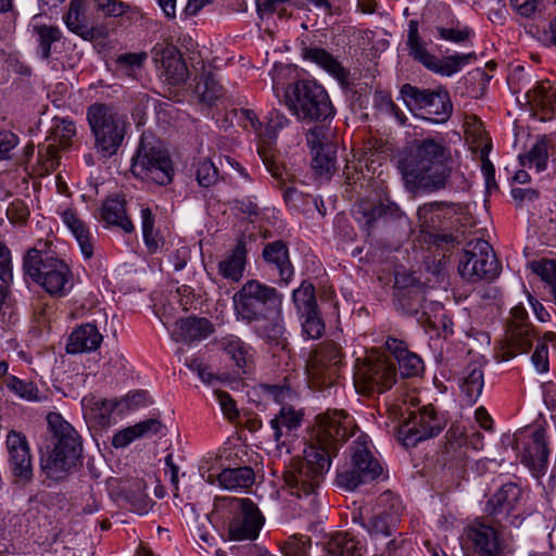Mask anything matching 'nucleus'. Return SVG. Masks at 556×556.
<instances>
[{"mask_svg":"<svg viewBox=\"0 0 556 556\" xmlns=\"http://www.w3.org/2000/svg\"><path fill=\"white\" fill-rule=\"evenodd\" d=\"M466 534L481 556H497L500 554L501 539L494 527L473 522L467 528Z\"/></svg>","mask_w":556,"mask_h":556,"instance_id":"24","label":"nucleus"},{"mask_svg":"<svg viewBox=\"0 0 556 556\" xmlns=\"http://www.w3.org/2000/svg\"><path fill=\"white\" fill-rule=\"evenodd\" d=\"M450 152L433 139L416 141L403 176L410 191L433 192L445 188L451 176Z\"/></svg>","mask_w":556,"mask_h":556,"instance_id":"2","label":"nucleus"},{"mask_svg":"<svg viewBox=\"0 0 556 556\" xmlns=\"http://www.w3.org/2000/svg\"><path fill=\"white\" fill-rule=\"evenodd\" d=\"M402 422L397 429V440L406 447H414L420 441L438 435L444 428V421L432 405L410 409L401 408Z\"/></svg>","mask_w":556,"mask_h":556,"instance_id":"12","label":"nucleus"},{"mask_svg":"<svg viewBox=\"0 0 556 556\" xmlns=\"http://www.w3.org/2000/svg\"><path fill=\"white\" fill-rule=\"evenodd\" d=\"M306 142L312 152L330 146L327 140V131L323 126H315L311 128L306 134Z\"/></svg>","mask_w":556,"mask_h":556,"instance_id":"62","label":"nucleus"},{"mask_svg":"<svg viewBox=\"0 0 556 556\" xmlns=\"http://www.w3.org/2000/svg\"><path fill=\"white\" fill-rule=\"evenodd\" d=\"M549 451L545 438V430L539 428L533 431L525 442L521 452V462L536 475H544L548 464Z\"/></svg>","mask_w":556,"mask_h":556,"instance_id":"21","label":"nucleus"},{"mask_svg":"<svg viewBox=\"0 0 556 556\" xmlns=\"http://www.w3.org/2000/svg\"><path fill=\"white\" fill-rule=\"evenodd\" d=\"M85 5L72 4L63 20L66 27L77 36L86 40H92L97 36V28L89 26L84 12Z\"/></svg>","mask_w":556,"mask_h":556,"instance_id":"39","label":"nucleus"},{"mask_svg":"<svg viewBox=\"0 0 556 556\" xmlns=\"http://www.w3.org/2000/svg\"><path fill=\"white\" fill-rule=\"evenodd\" d=\"M24 273L53 296L65 295L73 287L67 264L56 257L29 249L23 260Z\"/></svg>","mask_w":556,"mask_h":556,"instance_id":"7","label":"nucleus"},{"mask_svg":"<svg viewBox=\"0 0 556 556\" xmlns=\"http://www.w3.org/2000/svg\"><path fill=\"white\" fill-rule=\"evenodd\" d=\"M219 485L226 490L237 491L248 489L255 481V473L251 467L224 469L217 477Z\"/></svg>","mask_w":556,"mask_h":556,"instance_id":"38","label":"nucleus"},{"mask_svg":"<svg viewBox=\"0 0 556 556\" xmlns=\"http://www.w3.org/2000/svg\"><path fill=\"white\" fill-rule=\"evenodd\" d=\"M303 413L292 406L283 405L279 413L270 419L269 425L273 429V437L277 447L286 446L291 438L296 435L302 426Z\"/></svg>","mask_w":556,"mask_h":556,"instance_id":"22","label":"nucleus"},{"mask_svg":"<svg viewBox=\"0 0 556 556\" xmlns=\"http://www.w3.org/2000/svg\"><path fill=\"white\" fill-rule=\"evenodd\" d=\"M342 359L343 353L337 342L327 340L318 344L306 362L309 387L321 391L334 386L340 378Z\"/></svg>","mask_w":556,"mask_h":556,"instance_id":"10","label":"nucleus"},{"mask_svg":"<svg viewBox=\"0 0 556 556\" xmlns=\"http://www.w3.org/2000/svg\"><path fill=\"white\" fill-rule=\"evenodd\" d=\"M302 56L304 60L313 62L331 74L338 80L343 81L346 78L344 67L338 62L332 54L323 48L318 47H304L302 49Z\"/></svg>","mask_w":556,"mask_h":556,"instance_id":"36","label":"nucleus"},{"mask_svg":"<svg viewBox=\"0 0 556 556\" xmlns=\"http://www.w3.org/2000/svg\"><path fill=\"white\" fill-rule=\"evenodd\" d=\"M292 300L300 315L318 311L315 288L311 282L303 281L301 286L293 291Z\"/></svg>","mask_w":556,"mask_h":556,"instance_id":"51","label":"nucleus"},{"mask_svg":"<svg viewBox=\"0 0 556 556\" xmlns=\"http://www.w3.org/2000/svg\"><path fill=\"white\" fill-rule=\"evenodd\" d=\"M396 299L399 305L407 315H417L424 309L426 301L425 292L420 286H402L399 277H395Z\"/></svg>","mask_w":556,"mask_h":556,"instance_id":"35","label":"nucleus"},{"mask_svg":"<svg viewBox=\"0 0 556 556\" xmlns=\"http://www.w3.org/2000/svg\"><path fill=\"white\" fill-rule=\"evenodd\" d=\"M262 256L267 265L278 270L280 281L288 285L294 274L289 257V249L282 240H276L265 244Z\"/></svg>","mask_w":556,"mask_h":556,"instance_id":"28","label":"nucleus"},{"mask_svg":"<svg viewBox=\"0 0 556 556\" xmlns=\"http://www.w3.org/2000/svg\"><path fill=\"white\" fill-rule=\"evenodd\" d=\"M309 539L290 538L283 545L285 556H307L309 548Z\"/></svg>","mask_w":556,"mask_h":556,"instance_id":"60","label":"nucleus"},{"mask_svg":"<svg viewBox=\"0 0 556 556\" xmlns=\"http://www.w3.org/2000/svg\"><path fill=\"white\" fill-rule=\"evenodd\" d=\"M404 507L399 496L390 491L379 495L375 506L371 508V515L365 519L364 511L368 513L367 507L362 508L361 515L363 527L371 535L389 536L395 530L401 520Z\"/></svg>","mask_w":556,"mask_h":556,"instance_id":"17","label":"nucleus"},{"mask_svg":"<svg viewBox=\"0 0 556 556\" xmlns=\"http://www.w3.org/2000/svg\"><path fill=\"white\" fill-rule=\"evenodd\" d=\"M155 60L161 62L162 75L172 85H180L189 77V71L180 54L174 46L154 49Z\"/></svg>","mask_w":556,"mask_h":556,"instance_id":"23","label":"nucleus"},{"mask_svg":"<svg viewBox=\"0 0 556 556\" xmlns=\"http://www.w3.org/2000/svg\"><path fill=\"white\" fill-rule=\"evenodd\" d=\"M214 395L220 406L223 415L229 421H236L240 416L236 401L227 392L222 390H215Z\"/></svg>","mask_w":556,"mask_h":556,"instance_id":"59","label":"nucleus"},{"mask_svg":"<svg viewBox=\"0 0 556 556\" xmlns=\"http://www.w3.org/2000/svg\"><path fill=\"white\" fill-rule=\"evenodd\" d=\"M94 10L105 17L127 15L132 20L140 15L139 11L119 0H93Z\"/></svg>","mask_w":556,"mask_h":556,"instance_id":"50","label":"nucleus"},{"mask_svg":"<svg viewBox=\"0 0 556 556\" xmlns=\"http://www.w3.org/2000/svg\"><path fill=\"white\" fill-rule=\"evenodd\" d=\"M101 218L106 224L121 227L126 232L134 230V225L126 215L125 200L122 198L106 199L102 204Z\"/></svg>","mask_w":556,"mask_h":556,"instance_id":"37","label":"nucleus"},{"mask_svg":"<svg viewBox=\"0 0 556 556\" xmlns=\"http://www.w3.org/2000/svg\"><path fill=\"white\" fill-rule=\"evenodd\" d=\"M395 382L396 369L387 355L370 353L356 361L354 387L359 394H380L390 390Z\"/></svg>","mask_w":556,"mask_h":556,"instance_id":"8","label":"nucleus"},{"mask_svg":"<svg viewBox=\"0 0 556 556\" xmlns=\"http://www.w3.org/2000/svg\"><path fill=\"white\" fill-rule=\"evenodd\" d=\"M131 172L136 177L160 186L172 182L174 175L168 153L160 144L143 139L134 157Z\"/></svg>","mask_w":556,"mask_h":556,"instance_id":"13","label":"nucleus"},{"mask_svg":"<svg viewBox=\"0 0 556 556\" xmlns=\"http://www.w3.org/2000/svg\"><path fill=\"white\" fill-rule=\"evenodd\" d=\"M124 492L138 514L142 515L149 511L152 502L146 493V483L143 480L136 478L129 481L128 485L124 488Z\"/></svg>","mask_w":556,"mask_h":556,"instance_id":"48","label":"nucleus"},{"mask_svg":"<svg viewBox=\"0 0 556 556\" xmlns=\"http://www.w3.org/2000/svg\"><path fill=\"white\" fill-rule=\"evenodd\" d=\"M437 30H438L441 39L452 41L455 43L466 41L471 35V29L468 27H462V28L438 27Z\"/></svg>","mask_w":556,"mask_h":556,"instance_id":"63","label":"nucleus"},{"mask_svg":"<svg viewBox=\"0 0 556 556\" xmlns=\"http://www.w3.org/2000/svg\"><path fill=\"white\" fill-rule=\"evenodd\" d=\"M288 109L301 122H323L333 115V106L325 88L314 80L291 84L285 94Z\"/></svg>","mask_w":556,"mask_h":556,"instance_id":"6","label":"nucleus"},{"mask_svg":"<svg viewBox=\"0 0 556 556\" xmlns=\"http://www.w3.org/2000/svg\"><path fill=\"white\" fill-rule=\"evenodd\" d=\"M302 458H294L283 472V486L299 498L311 497L314 502L316 490L330 468V456L316 445H307Z\"/></svg>","mask_w":556,"mask_h":556,"instance_id":"5","label":"nucleus"},{"mask_svg":"<svg viewBox=\"0 0 556 556\" xmlns=\"http://www.w3.org/2000/svg\"><path fill=\"white\" fill-rule=\"evenodd\" d=\"M62 220L77 240L84 257L91 258L93 255V239L85 222L78 217L75 211L70 208L62 213Z\"/></svg>","mask_w":556,"mask_h":556,"instance_id":"34","label":"nucleus"},{"mask_svg":"<svg viewBox=\"0 0 556 556\" xmlns=\"http://www.w3.org/2000/svg\"><path fill=\"white\" fill-rule=\"evenodd\" d=\"M302 330L308 339H318L325 331V324L320 317L319 311L301 315Z\"/></svg>","mask_w":556,"mask_h":556,"instance_id":"57","label":"nucleus"},{"mask_svg":"<svg viewBox=\"0 0 556 556\" xmlns=\"http://www.w3.org/2000/svg\"><path fill=\"white\" fill-rule=\"evenodd\" d=\"M194 177L200 187L208 188L218 180V169L207 159L199 160L193 164Z\"/></svg>","mask_w":556,"mask_h":556,"instance_id":"53","label":"nucleus"},{"mask_svg":"<svg viewBox=\"0 0 556 556\" xmlns=\"http://www.w3.org/2000/svg\"><path fill=\"white\" fill-rule=\"evenodd\" d=\"M47 421L53 448L40 457V469L48 479L60 481L76 466L83 451L81 441L74 427L59 413H49Z\"/></svg>","mask_w":556,"mask_h":556,"instance_id":"3","label":"nucleus"},{"mask_svg":"<svg viewBox=\"0 0 556 556\" xmlns=\"http://www.w3.org/2000/svg\"><path fill=\"white\" fill-rule=\"evenodd\" d=\"M459 386L468 402L475 403L484 387L482 359H472L464 367L459 377Z\"/></svg>","mask_w":556,"mask_h":556,"instance_id":"31","label":"nucleus"},{"mask_svg":"<svg viewBox=\"0 0 556 556\" xmlns=\"http://www.w3.org/2000/svg\"><path fill=\"white\" fill-rule=\"evenodd\" d=\"M506 341L508 350L505 359L513 358L517 353H526L536 339V331L529 320L528 313L522 304L510 309V316L506 323Z\"/></svg>","mask_w":556,"mask_h":556,"instance_id":"19","label":"nucleus"},{"mask_svg":"<svg viewBox=\"0 0 556 556\" xmlns=\"http://www.w3.org/2000/svg\"><path fill=\"white\" fill-rule=\"evenodd\" d=\"M142 399V394L136 393L132 395H128L125 399L117 400H102V399H90L89 404L91 405V409L94 412H99L96 417L99 419L100 424H105L109 421L111 414L117 409L122 404H127L129 401L132 403L139 404Z\"/></svg>","mask_w":556,"mask_h":556,"instance_id":"46","label":"nucleus"},{"mask_svg":"<svg viewBox=\"0 0 556 556\" xmlns=\"http://www.w3.org/2000/svg\"><path fill=\"white\" fill-rule=\"evenodd\" d=\"M529 99L549 113L556 112V89L546 80L538 84L528 92Z\"/></svg>","mask_w":556,"mask_h":556,"instance_id":"49","label":"nucleus"},{"mask_svg":"<svg viewBox=\"0 0 556 556\" xmlns=\"http://www.w3.org/2000/svg\"><path fill=\"white\" fill-rule=\"evenodd\" d=\"M228 536L233 541L255 540L264 525V517L250 498L227 497Z\"/></svg>","mask_w":556,"mask_h":556,"instance_id":"16","label":"nucleus"},{"mask_svg":"<svg viewBox=\"0 0 556 556\" xmlns=\"http://www.w3.org/2000/svg\"><path fill=\"white\" fill-rule=\"evenodd\" d=\"M476 59L475 52L454 54L442 59L435 56L429 70L442 76H452Z\"/></svg>","mask_w":556,"mask_h":556,"instance_id":"44","label":"nucleus"},{"mask_svg":"<svg viewBox=\"0 0 556 556\" xmlns=\"http://www.w3.org/2000/svg\"><path fill=\"white\" fill-rule=\"evenodd\" d=\"M213 330L208 319L192 316L177 320L170 336L176 342L191 343L207 338Z\"/></svg>","mask_w":556,"mask_h":556,"instance_id":"26","label":"nucleus"},{"mask_svg":"<svg viewBox=\"0 0 556 556\" xmlns=\"http://www.w3.org/2000/svg\"><path fill=\"white\" fill-rule=\"evenodd\" d=\"M282 299L276 288L249 279L232 296L236 319L255 325L260 337L278 344L285 332L280 316Z\"/></svg>","mask_w":556,"mask_h":556,"instance_id":"1","label":"nucleus"},{"mask_svg":"<svg viewBox=\"0 0 556 556\" xmlns=\"http://www.w3.org/2000/svg\"><path fill=\"white\" fill-rule=\"evenodd\" d=\"M355 421L343 409H327L316 416L312 428L311 442L308 445H316L331 454L354 433Z\"/></svg>","mask_w":556,"mask_h":556,"instance_id":"11","label":"nucleus"},{"mask_svg":"<svg viewBox=\"0 0 556 556\" xmlns=\"http://www.w3.org/2000/svg\"><path fill=\"white\" fill-rule=\"evenodd\" d=\"M312 167L319 174H330L334 169L336 156L332 146L312 152Z\"/></svg>","mask_w":556,"mask_h":556,"instance_id":"54","label":"nucleus"},{"mask_svg":"<svg viewBox=\"0 0 556 556\" xmlns=\"http://www.w3.org/2000/svg\"><path fill=\"white\" fill-rule=\"evenodd\" d=\"M289 124V119L278 111H271L267 118L264 131H260L257 153L267 170L273 177L281 179L285 167L280 154L277 152L274 141L278 132Z\"/></svg>","mask_w":556,"mask_h":556,"instance_id":"18","label":"nucleus"},{"mask_svg":"<svg viewBox=\"0 0 556 556\" xmlns=\"http://www.w3.org/2000/svg\"><path fill=\"white\" fill-rule=\"evenodd\" d=\"M7 448L9 453V466L14 482L23 485L33 480V463L30 448L26 437L17 431L11 430L7 435Z\"/></svg>","mask_w":556,"mask_h":556,"instance_id":"20","label":"nucleus"},{"mask_svg":"<svg viewBox=\"0 0 556 556\" xmlns=\"http://www.w3.org/2000/svg\"><path fill=\"white\" fill-rule=\"evenodd\" d=\"M161 429L162 422L159 419H146L115 433L112 439V444L116 448H123L129 445L136 439L159 433Z\"/></svg>","mask_w":556,"mask_h":556,"instance_id":"33","label":"nucleus"},{"mask_svg":"<svg viewBox=\"0 0 556 556\" xmlns=\"http://www.w3.org/2000/svg\"><path fill=\"white\" fill-rule=\"evenodd\" d=\"M247 240L242 236L237 239L235 247L218 263V273L228 280L238 282L243 277L247 266Z\"/></svg>","mask_w":556,"mask_h":556,"instance_id":"29","label":"nucleus"},{"mask_svg":"<svg viewBox=\"0 0 556 556\" xmlns=\"http://www.w3.org/2000/svg\"><path fill=\"white\" fill-rule=\"evenodd\" d=\"M86 116L97 153L103 159L116 155L129 128L127 115L112 104L96 102Z\"/></svg>","mask_w":556,"mask_h":556,"instance_id":"4","label":"nucleus"},{"mask_svg":"<svg viewBox=\"0 0 556 556\" xmlns=\"http://www.w3.org/2000/svg\"><path fill=\"white\" fill-rule=\"evenodd\" d=\"M400 94L410 112H420L426 119L433 123H444L452 114L453 105L446 90L420 89L405 84Z\"/></svg>","mask_w":556,"mask_h":556,"instance_id":"14","label":"nucleus"},{"mask_svg":"<svg viewBox=\"0 0 556 556\" xmlns=\"http://www.w3.org/2000/svg\"><path fill=\"white\" fill-rule=\"evenodd\" d=\"M7 386L22 399L28 401H35L38 399V389L33 382L24 381L16 377H10Z\"/></svg>","mask_w":556,"mask_h":556,"instance_id":"58","label":"nucleus"},{"mask_svg":"<svg viewBox=\"0 0 556 556\" xmlns=\"http://www.w3.org/2000/svg\"><path fill=\"white\" fill-rule=\"evenodd\" d=\"M460 276L470 281L493 280L501 271L491 244L483 239L471 240L464 249L458 264Z\"/></svg>","mask_w":556,"mask_h":556,"instance_id":"15","label":"nucleus"},{"mask_svg":"<svg viewBox=\"0 0 556 556\" xmlns=\"http://www.w3.org/2000/svg\"><path fill=\"white\" fill-rule=\"evenodd\" d=\"M0 281L4 283H12V256L11 251L7 245L0 242Z\"/></svg>","mask_w":556,"mask_h":556,"instance_id":"61","label":"nucleus"},{"mask_svg":"<svg viewBox=\"0 0 556 556\" xmlns=\"http://www.w3.org/2000/svg\"><path fill=\"white\" fill-rule=\"evenodd\" d=\"M53 140L61 147L66 148L76 136L75 123L67 118H58L54 121L52 130Z\"/></svg>","mask_w":556,"mask_h":556,"instance_id":"55","label":"nucleus"},{"mask_svg":"<svg viewBox=\"0 0 556 556\" xmlns=\"http://www.w3.org/2000/svg\"><path fill=\"white\" fill-rule=\"evenodd\" d=\"M34 31L38 36L41 58L48 60L51 56L52 43L61 39L62 31L56 26L45 24L35 26Z\"/></svg>","mask_w":556,"mask_h":556,"instance_id":"52","label":"nucleus"},{"mask_svg":"<svg viewBox=\"0 0 556 556\" xmlns=\"http://www.w3.org/2000/svg\"><path fill=\"white\" fill-rule=\"evenodd\" d=\"M386 349L394 356L399 364L400 374L404 378L416 377L424 371V362L419 355L410 352L402 340L389 337Z\"/></svg>","mask_w":556,"mask_h":556,"instance_id":"27","label":"nucleus"},{"mask_svg":"<svg viewBox=\"0 0 556 556\" xmlns=\"http://www.w3.org/2000/svg\"><path fill=\"white\" fill-rule=\"evenodd\" d=\"M551 141L546 136H540L531 146L530 150L522 155H519V162L525 167H535L538 172L546 169L548 161V150Z\"/></svg>","mask_w":556,"mask_h":556,"instance_id":"41","label":"nucleus"},{"mask_svg":"<svg viewBox=\"0 0 556 556\" xmlns=\"http://www.w3.org/2000/svg\"><path fill=\"white\" fill-rule=\"evenodd\" d=\"M407 46L409 48V54L429 70L435 55L429 53L425 43L421 41L418 35V23L416 21L409 22Z\"/></svg>","mask_w":556,"mask_h":556,"instance_id":"47","label":"nucleus"},{"mask_svg":"<svg viewBox=\"0 0 556 556\" xmlns=\"http://www.w3.org/2000/svg\"><path fill=\"white\" fill-rule=\"evenodd\" d=\"M146 53H125L118 56V71L129 77H136L146 60Z\"/></svg>","mask_w":556,"mask_h":556,"instance_id":"56","label":"nucleus"},{"mask_svg":"<svg viewBox=\"0 0 556 556\" xmlns=\"http://www.w3.org/2000/svg\"><path fill=\"white\" fill-rule=\"evenodd\" d=\"M394 208V204H384L382 202L369 203L362 201L358 203L355 213L358 222H361L369 232L379 218L392 214Z\"/></svg>","mask_w":556,"mask_h":556,"instance_id":"42","label":"nucleus"},{"mask_svg":"<svg viewBox=\"0 0 556 556\" xmlns=\"http://www.w3.org/2000/svg\"><path fill=\"white\" fill-rule=\"evenodd\" d=\"M382 475V466L369 448L367 434H359L351 446V466L337 475V484L345 491H354L361 484L376 480Z\"/></svg>","mask_w":556,"mask_h":556,"instance_id":"9","label":"nucleus"},{"mask_svg":"<svg viewBox=\"0 0 556 556\" xmlns=\"http://www.w3.org/2000/svg\"><path fill=\"white\" fill-rule=\"evenodd\" d=\"M7 216L12 223L24 224L29 216V210L22 200H14L8 206Z\"/></svg>","mask_w":556,"mask_h":556,"instance_id":"64","label":"nucleus"},{"mask_svg":"<svg viewBox=\"0 0 556 556\" xmlns=\"http://www.w3.org/2000/svg\"><path fill=\"white\" fill-rule=\"evenodd\" d=\"M103 337L96 325L83 324L70 334L66 352L77 354L96 351L102 343Z\"/></svg>","mask_w":556,"mask_h":556,"instance_id":"30","label":"nucleus"},{"mask_svg":"<svg viewBox=\"0 0 556 556\" xmlns=\"http://www.w3.org/2000/svg\"><path fill=\"white\" fill-rule=\"evenodd\" d=\"M444 205V203L433 202L427 203L418 208V218L420 222L421 231L429 233L433 243L437 245L445 244H454L456 242V238L452 233H440L437 232V222L440 220V215L437 212Z\"/></svg>","mask_w":556,"mask_h":556,"instance_id":"32","label":"nucleus"},{"mask_svg":"<svg viewBox=\"0 0 556 556\" xmlns=\"http://www.w3.org/2000/svg\"><path fill=\"white\" fill-rule=\"evenodd\" d=\"M522 491L516 483H506L488 501L486 511L502 521L520 503Z\"/></svg>","mask_w":556,"mask_h":556,"instance_id":"25","label":"nucleus"},{"mask_svg":"<svg viewBox=\"0 0 556 556\" xmlns=\"http://www.w3.org/2000/svg\"><path fill=\"white\" fill-rule=\"evenodd\" d=\"M225 352L235 361L237 367L243 372L250 369L252 355L250 348L238 337L228 336L222 339Z\"/></svg>","mask_w":556,"mask_h":556,"instance_id":"43","label":"nucleus"},{"mask_svg":"<svg viewBox=\"0 0 556 556\" xmlns=\"http://www.w3.org/2000/svg\"><path fill=\"white\" fill-rule=\"evenodd\" d=\"M195 92L202 102L212 105L224 94V88L211 71H203L195 86Z\"/></svg>","mask_w":556,"mask_h":556,"instance_id":"45","label":"nucleus"},{"mask_svg":"<svg viewBox=\"0 0 556 556\" xmlns=\"http://www.w3.org/2000/svg\"><path fill=\"white\" fill-rule=\"evenodd\" d=\"M363 547L348 532L333 534L326 544V556H362Z\"/></svg>","mask_w":556,"mask_h":556,"instance_id":"40","label":"nucleus"}]
</instances>
